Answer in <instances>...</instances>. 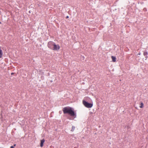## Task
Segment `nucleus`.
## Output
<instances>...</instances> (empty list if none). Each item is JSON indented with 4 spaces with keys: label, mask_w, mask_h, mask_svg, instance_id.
<instances>
[{
    "label": "nucleus",
    "mask_w": 148,
    "mask_h": 148,
    "mask_svg": "<svg viewBox=\"0 0 148 148\" xmlns=\"http://www.w3.org/2000/svg\"><path fill=\"white\" fill-rule=\"evenodd\" d=\"M75 129V127L74 126H72V129L71 130V131H72V132Z\"/></svg>",
    "instance_id": "nucleus-10"
},
{
    "label": "nucleus",
    "mask_w": 148,
    "mask_h": 148,
    "mask_svg": "<svg viewBox=\"0 0 148 148\" xmlns=\"http://www.w3.org/2000/svg\"><path fill=\"white\" fill-rule=\"evenodd\" d=\"M140 107L141 108H143L144 107V104L143 103L141 102L140 103Z\"/></svg>",
    "instance_id": "nucleus-7"
},
{
    "label": "nucleus",
    "mask_w": 148,
    "mask_h": 148,
    "mask_svg": "<svg viewBox=\"0 0 148 148\" xmlns=\"http://www.w3.org/2000/svg\"><path fill=\"white\" fill-rule=\"evenodd\" d=\"M143 55L145 56H147L148 55V53L147 51H145L143 53Z\"/></svg>",
    "instance_id": "nucleus-9"
},
{
    "label": "nucleus",
    "mask_w": 148,
    "mask_h": 148,
    "mask_svg": "<svg viewBox=\"0 0 148 148\" xmlns=\"http://www.w3.org/2000/svg\"><path fill=\"white\" fill-rule=\"evenodd\" d=\"M69 18V16H66V18Z\"/></svg>",
    "instance_id": "nucleus-12"
},
{
    "label": "nucleus",
    "mask_w": 148,
    "mask_h": 148,
    "mask_svg": "<svg viewBox=\"0 0 148 148\" xmlns=\"http://www.w3.org/2000/svg\"><path fill=\"white\" fill-rule=\"evenodd\" d=\"M0 24H1V22H0Z\"/></svg>",
    "instance_id": "nucleus-16"
},
{
    "label": "nucleus",
    "mask_w": 148,
    "mask_h": 148,
    "mask_svg": "<svg viewBox=\"0 0 148 148\" xmlns=\"http://www.w3.org/2000/svg\"><path fill=\"white\" fill-rule=\"evenodd\" d=\"M138 55H140V53H138Z\"/></svg>",
    "instance_id": "nucleus-13"
},
{
    "label": "nucleus",
    "mask_w": 148,
    "mask_h": 148,
    "mask_svg": "<svg viewBox=\"0 0 148 148\" xmlns=\"http://www.w3.org/2000/svg\"><path fill=\"white\" fill-rule=\"evenodd\" d=\"M14 148V147L13 146H12L10 147V148Z\"/></svg>",
    "instance_id": "nucleus-11"
},
{
    "label": "nucleus",
    "mask_w": 148,
    "mask_h": 148,
    "mask_svg": "<svg viewBox=\"0 0 148 148\" xmlns=\"http://www.w3.org/2000/svg\"><path fill=\"white\" fill-rule=\"evenodd\" d=\"M111 58L112 60V61L113 62H115L116 61V58L114 56H112Z\"/></svg>",
    "instance_id": "nucleus-5"
},
{
    "label": "nucleus",
    "mask_w": 148,
    "mask_h": 148,
    "mask_svg": "<svg viewBox=\"0 0 148 148\" xmlns=\"http://www.w3.org/2000/svg\"><path fill=\"white\" fill-rule=\"evenodd\" d=\"M45 141V140L44 139L40 140L41 143H40V146L41 147H42L43 146V144L44 143Z\"/></svg>",
    "instance_id": "nucleus-4"
},
{
    "label": "nucleus",
    "mask_w": 148,
    "mask_h": 148,
    "mask_svg": "<svg viewBox=\"0 0 148 148\" xmlns=\"http://www.w3.org/2000/svg\"><path fill=\"white\" fill-rule=\"evenodd\" d=\"M82 103L84 106L87 108H91L93 106L92 103H89L86 101L85 100H83Z\"/></svg>",
    "instance_id": "nucleus-3"
},
{
    "label": "nucleus",
    "mask_w": 148,
    "mask_h": 148,
    "mask_svg": "<svg viewBox=\"0 0 148 148\" xmlns=\"http://www.w3.org/2000/svg\"><path fill=\"white\" fill-rule=\"evenodd\" d=\"M62 110L64 114H68L71 116L76 117V114L74 111L70 107H65Z\"/></svg>",
    "instance_id": "nucleus-1"
},
{
    "label": "nucleus",
    "mask_w": 148,
    "mask_h": 148,
    "mask_svg": "<svg viewBox=\"0 0 148 148\" xmlns=\"http://www.w3.org/2000/svg\"><path fill=\"white\" fill-rule=\"evenodd\" d=\"M48 47L53 50H58L60 48L58 45H56L55 43L52 41L49 42L47 44Z\"/></svg>",
    "instance_id": "nucleus-2"
},
{
    "label": "nucleus",
    "mask_w": 148,
    "mask_h": 148,
    "mask_svg": "<svg viewBox=\"0 0 148 148\" xmlns=\"http://www.w3.org/2000/svg\"><path fill=\"white\" fill-rule=\"evenodd\" d=\"M90 99L89 97H84V100H88V99Z\"/></svg>",
    "instance_id": "nucleus-8"
},
{
    "label": "nucleus",
    "mask_w": 148,
    "mask_h": 148,
    "mask_svg": "<svg viewBox=\"0 0 148 148\" xmlns=\"http://www.w3.org/2000/svg\"><path fill=\"white\" fill-rule=\"evenodd\" d=\"M3 55V53L2 50L1 49V47H0V58H2Z\"/></svg>",
    "instance_id": "nucleus-6"
},
{
    "label": "nucleus",
    "mask_w": 148,
    "mask_h": 148,
    "mask_svg": "<svg viewBox=\"0 0 148 148\" xmlns=\"http://www.w3.org/2000/svg\"><path fill=\"white\" fill-rule=\"evenodd\" d=\"M14 146H16V144H14Z\"/></svg>",
    "instance_id": "nucleus-15"
},
{
    "label": "nucleus",
    "mask_w": 148,
    "mask_h": 148,
    "mask_svg": "<svg viewBox=\"0 0 148 148\" xmlns=\"http://www.w3.org/2000/svg\"><path fill=\"white\" fill-rule=\"evenodd\" d=\"M13 73H11V75H13Z\"/></svg>",
    "instance_id": "nucleus-14"
}]
</instances>
